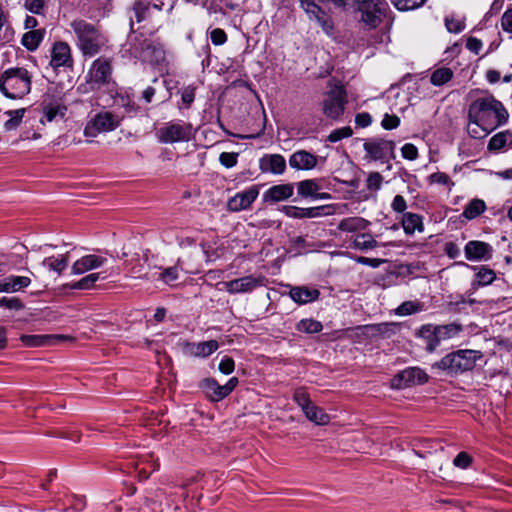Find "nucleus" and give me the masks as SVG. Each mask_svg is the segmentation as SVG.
Wrapping results in <instances>:
<instances>
[{
  "instance_id": "17",
  "label": "nucleus",
  "mask_w": 512,
  "mask_h": 512,
  "mask_svg": "<svg viewBox=\"0 0 512 512\" xmlns=\"http://www.w3.org/2000/svg\"><path fill=\"white\" fill-rule=\"evenodd\" d=\"M258 195V187L255 185L251 186L248 189L238 192L233 197H231L227 202V208L232 212L246 210L257 199Z\"/></svg>"
},
{
  "instance_id": "20",
  "label": "nucleus",
  "mask_w": 512,
  "mask_h": 512,
  "mask_svg": "<svg viewBox=\"0 0 512 512\" xmlns=\"http://www.w3.org/2000/svg\"><path fill=\"white\" fill-rule=\"evenodd\" d=\"M492 247L482 241H469L464 247L465 257L469 261L488 260L492 256Z\"/></svg>"
},
{
  "instance_id": "19",
  "label": "nucleus",
  "mask_w": 512,
  "mask_h": 512,
  "mask_svg": "<svg viewBox=\"0 0 512 512\" xmlns=\"http://www.w3.org/2000/svg\"><path fill=\"white\" fill-rule=\"evenodd\" d=\"M218 348L219 343L216 340H209L203 342H187L183 350L188 356L206 358L216 352Z\"/></svg>"
},
{
  "instance_id": "31",
  "label": "nucleus",
  "mask_w": 512,
  "mask_h": 512,
  "mask_svg": "<svg viewBox=\"0 0 512 512\" xmlns=\"http://www.w3.org/2000/svg\"><path fill=\"white\" fill-rule=\"evenodd\" d=\"M44 34V30L41 29L26 32L22 37L21 43L28 50L34 51L43 40Z\"/></svg>"
},
{
  "instance_id": "11",
  "label": "nucleus",
  "mask_w": 512,
  "mask_h": 512,
  "mask_svg": "<svg viewBox=\"0 0 512 512\" xmlns=\"http://www.w3.org/2000/svg\"><path fill=\"white\" fill-rule=\"evenodd\" d=\"M119 125L116 116L110 112H101L96 114L86 125L84 135L87 137H96L100 133L113 131Z\"/></svg>"
},
{
  "instance_id": "51",
  "label": "nucleus",
  "mask_w": 512,
  "mask_h": 512,
  "mask_svg": "<svg viewBox=\"0 0 512 512\" xmlns=\"http://www.w3.org/2000/svg\"><path fill=\"white\" fill-rule=\"evenodd\" d=\"M383 177L378 172H372L368 175L366 186L369 190L377 191L381 188Z\"/></svg>"
},
{
  "instance_id": "1",
  "label": "nucleus",
  "mask_w": 512,
  "mask_h": 512,
  "mask_svg": "<svg viewBox=\"0 0 512 512\" xmlns=\"http://www.w3.org/2000/svg\"><path fill=\"white\" fill-rule=\"evenodd\" d=\"M469 120L481 125L484 135L504 125L509 118L504 105L492 95L474 100L468 110Z\"/></svg>"
},
{
  "instance_id": "39",
  "label": "nucleus",
  "mask_w": 512,
  "mask_h": 512,
  "mask_svg": "<svg viewBox=\"0 0 512 512\" xmlns=\"http://www.w3.org/2000/svg\"><path fill=\"white\" fill-rule=\"evenodd\" d=\"M25 112H26L25 108L6 111L5 114L9 118L4 123V128L7 131H11V130L16 129L20 125V123H21V121H22V119L24 117Z\"/></svg>"
},
{
  "instance_id": "3",
  "label": "nucleus",
  "mask_w": 512,
  "mask_h": 512,
  "mask_svg": "<svg viewBox=\"0 0 512 512\" xmlns=\"http://www.w3.org/2000/svg\"><path fill=\"white\" fill-rule=\"evenodd\" d=\"M32 75L23 67L9 68L0 75V91L10 99H22L31 90Z\"/></svg>"
},
{
  "instance_id": "57",
  "label": "nucleus",
  "mask_w": 512,
  "mask_h": 512,
  "mask_svg": "<svg viewBox=\"0 0 512 512\" xmlns=\"http://www.w3.org/2000/svg\"><path fill=\"white\" fill-rule=\"evenodd\" d=\"M430 182L440 185H450L453 184L449 176L443 172H436L429 176Z\"/></svg>"
},
{
  "instance_id": "52",
  "label": "nucleus",
  "mask_w": 512,
  "mask_h": 512,
  "mask_svg": "<svg viewBox=\"0 0 512 512\" xmlns=\"http://www.w3.org/2000/svg\"><path fill=\"white\" fill-rule=\"evenodd\" d=\"M0 307H4L10 310H21L24 306L20 299L16 297H2L0 298Z\"/></svg>"
},
{
  "instance_id": "28",
  "label": "nucleus",
  "mask_w": 512,
  "mask_h": 512,
  "mask_svg": "<svg viewBox=\"0 0 512 512\" xmlns=\"http://www.w3.org/2000/svg\"><path fill=\"white\" fill-rule=\"evenodd\" d=\"M68 255H59V256H50L45 258L42 261L43 267L47 268L50 271L56 272L58 275H61L62 272L68 266Z\"/></svg>"
},
{
  "instance_id": "24",
  "label": "nucleus",
  "mask_w": 512,
  "mask_h": 512,
  "mask_svg": "<svg viewBox=\"0 0 512 512\" xmlns=\"http://www.w3.org/2000/svg\"><path fill=\"white\" fill-rule=\"evenodd\" d=\"M31 284V279L27 276L10 275L0 280V292L14 293Z\"/></svg>"
},
{
  "instance_id": "13",
  "label": "nucleus",
  "mask_w": 512,
  "mask_h": 512,
  "mask_svg": "<svg viewBox=\"0 0 512 512\" xmlns=\"http://www.w3.org/2000/svg\"><path fill=\"white\" fill-rule=\"evenodd\" d=\"M427 374L418 367H409L398 373L391 381V385L396 389L420 385L427 381Z\"/></svg>"
},
{
  "instance_id": "2",
  "label": "nucleus",
  "mask_w": 512,
  "mask_h": 512,
  "mask_svg": "<svg viewBox=\"0 0 512 512\" xmlns=\"http://www.w3.org/2000/svg\"><path fill=\"white\" fill-rule=\"evenodd\" d=\"M70 27L76 37V46L84 56L92 57L98 54L105 45V37L92 23L83 19H75Z\"/></svg>"
},
{
  "instance_id": "40",
  "label": "nucleus",
  "mask_w": 512,
  "mask_h": 512,
  "mask_svg": "<svg viewBox=\"0 0 512 512\" xmlns=\"http://www.w3.org/2000/svg\"><path fill=\"white\" fill-rule=\"evenodd\" d=\"M322 328H323V326H322L321 322L314 320V319H302L296 325V329L299 332H303V333H307V334L318 333L322 330Z\"/></svg>"
},
{
  "instance_id": "62",
  "label": "nucleus",
  "mask_w": 512,
  "mask_h": 512,
  "mask_svg": "<svg viewBox=\"0 0 512 512\" xmlns=\"http://www.w3.org/2000/svg\"><path fill=\"white\" fill-rule=\"evenodd\" d=\"M281 211L290 218L301 219V208L296 206H282Z\"/></svg>"
},
{
  "instance_id": "4",
  "label": "nucleus",
  "mask_w": 512,
  "mask_h": 512,
  "mask_svg": "<svg viewBox=\"0 0 512 512\" xmlns=\"http://www.w3.org/2000/svg\"><path fill=\"white\" fill-rule=\"evenodd\" d=\"M475 350H457L444 356L435 364L439 369L448 373L458 374L473 369L480 357Z\"/></svg>"
},
{
  "instance_id": "7",
  "label": "nucleus",
  "mask_w": 512,
  "mask_h": 512,
  "mask_svg": "<svg viewBox=\"0 0 512 512\" xmlns=\"http://www.w3.org/2000/svg\"><path fill=\"white\" fill-rule=\"evenodd\" d=\"M112 79V66L109 59L97 58L91 65L86 80L92 89L108 84Z\"/></svg>"
},
{
  "instance_id": "22",
  "label": "nucleus",
  "mask_w": 512,
  "mask_h": 512,
  "mask_svg": "<svg viewBox=\"0 0 512 512\" xmlns=\"http://www.w3.org/2000/svg\"><path fill=\"white\" fill-rule=\"evenodd\" d=\"M259 167L264 173L281 175L286 170V161L280 154H266L260 159Z\"/></svg>"
},
{
  "instance_id": "32",
  "label": "nucleus",
  "mask_w": 512,
  "mask_h": 512,
  "mask_svg": "<svg viewBox=\"0 0 512 512\" xmlns=\"http://www.w3.org/2000/svg\"><path fill=\"white\" fill-rule=\"evenodd\" d=\"M304 414L310 421L316 423L317 425H326L330 420L328 414H326L323 409L317 407L314 404L308 407L304 411Z\"/></svg>"
},
{
  "instance_id": "16",
  "label": "nucleus",
  "mask_w": 512,
  "mask_h": 512,
  "mask_svg": "<svg viewBox=\"0 0 512 512\" xmlns=\"http://www.w3.org/2000/svg\"><path fill=\"white\" fill-rule=\"evenodd\" d=\"M21 342L26 347L56 346L63 342H74L75 338L69 335L51 334V335H21Z\"/></svg>"
},
{
  "instance_id": "18",
  "label": "nucleus",
  "mask_w": 512,
  "mask_h": 512,
  "mask_svg": "<svg viewBox=\"0 0 512 512\" xmlns=\"http://www.w3.org/2000/svg\"><path fill=\"white\" fill-rule=\"evenodd\" d=\"M107 258L98 254H87L76 260L71 266L73 275H81L105 265Z\"/></svg>"
},
{
  "instance_id": "9",
  "label": "nucleus",
  "mask_w": 512,
  "mask_h": 512,
  "mask_svg": "<svg viewBox=\"0 0 512 512\" xmlns=\"http://www.w3.org/2000/svg\"><path fill=\"white\" fill-rule=\"evenodd\" d=\"M238 385V378H230L225 385H220L215 379L206 378L200 382V388L208 399L218 402L227 397Z\"/></svg>"
},
{
  "instance_id": "61",
  "label": "nucleus",
  "mask_w": 512,
  "mask_h": 512,
  "mask_svg": "<svg viewBox=\"0 0 512 512\" xmlns=\"http://www.w3.org/2000/svg\"><path fill=\"white\" fill-rule=\"evenodd\" d=\"M70 508L74 511H82L85 507V500L83 496L72 495L69 498Z\"/></svg>"
},
{
  "instance_id": "42",
  "label": "nucleus",
  "mask_w": 512,
  "mask_h": 512,
  "mask_svg": "<svg viewBox=\"0 0 512 512\" xmlns=\"http://www.w3.org/2000/svg\"><path fill=\"white\" fill-rule=\"evenodd\" d=\"M66 108L62 107L60 105H49L44 108L43 111V118L41 119V122H52L54 121L58 116L62 119L65 116Z\"/></svg>"
},
{
  "instance_id": "38",
  "label": "nucleus",
  "mask_w": 512,
  "mask_h": 512,
  "mask_svg": "<svg viewBox=\"0 0 512 512\" xmlns=\"http://www.w3.org/2000/svg\"><path fill=\"white\" fill-rule=\"evenodd\" d=\"M354 248L358 250H369L379 246L378 242L369 233H361L353 241Z\"/></svg>"
},
{
  "instance_id": "60",
  "label": "nucleus",
  "mask_w": 512,
  "mask_h": 512,
  "mask_svg": "<svg viewBox=\"0 0 512 512\" xmlns=\"http://www.w3.org/2000/svg\"><path fill=\"white\" fill-rule=\"evenodd\" d=\"M44 7V0H26L25 8L32 13L39 14Z\"/></svg>"
},
{
  "instance_id": "12",
  "label": "nucleus",
  "mask_w": 512,
  "mask_h": 512,
  "mask_svg": "<svg viewBox=\"0 0 512 512\" xmlns=\"http://www.w3.org/2000/svg\"><path fill=\"white\" fill-rule=\"evenodd\" d=\"M366 158L372 161H388L394 158L395 143L385 139H372L363 145Z\"/></svg>"
},
{
  "instance_id": "25",
  "label": "nucleus",
  "mask_w": 512,
  "mask_h": 512,
  "mask_svg": "<svg viewBox=\"0 0 512 512\" xmlns=\"http://www.w3.org/2000/svg\"><path fill=\"white\" fill-rule=\"evenodd\" d=\"M402 227L407 235H412L416 231L422 232L424 230L422 217L411 212L404 213L402 217Z\"/></svg>"
},
{
  "instance_id": "44",
  "label": "nucleus",
  "mask_w": 512,
  "mask_h": 512,
  "mask_svg": "<svg viewBox=\"0 0 512 512\" xmlns=\"http://www.w3.org/2000/svg\"><path fill=\"white\" fill-rule=\"evenodd\" d=\"M178 278L179 268L177 266L165 268L158 276L159 280L170 286H174L173 282H175Z\"/></svg>"
},
{
  "instance_id": "14",
  "label": "nucleus",
  "mask_w": 512,
  "mask_h": 512,
  "mask_svg": "<svg viewBox=\"0 0 512 512\" xmlns=\"http://www.w3.org/2000/svg\"><path fill=\"white\" fill-rule=\"evenodd\" d=\"M265 277L262 275H248L225 282V289L230 294L249 293L258 287L265 285Z\"/></svg>"
},
{
  "instance_id": "37",
  "label": "nucleus",
  "mask_w": 512,
  "mask_h": 512,
  "mask_svg": "<svg viewBox=\"0 0 512 512\" xmlns=\"http://www.w3.org/2000/svg\"><path fill=\"white\" fill-rule=\"evenodd\" d=\"M102 273H91L80 280L72 283L69 285L71 289H77V290H89L92 289L95 286V283L101 278ZM106 277H102V279H105Z\"/></svg>"
},
{
  "instance_id": "21",
  "label": "nucleus",
  "mask_w": 512,
  "mask_h": 512,
  "mask_svg": "<svg viewBox=\"0 0 512 512\" xmlns=\"http://www.w3.org/2000/svg\"><path fill=\"white\" fill-rule=\"evenodd\" d=\"M317 162V156L306 150H297L289 157V165L295 170H312Z\"/></svg>"
},
{
  "instance_id": "47",
  "label": "nucleus",
  "mask_w": 512,
  "mask_h": 512,
  "mask_svg": "<svg viewBox=\"0 0 512 512\" xmlns=\"http://www.w3.org/2000/svg\"><path fill=\"white\" fill-rule=\"evenodd\" d=\"M398 10H413L422 6L426 0H391Z\"/></svg>"
},
{
  "instance_id": "63",
  "label": "nucleus",
  "mask_w": 512,
  "mask_h": 512,
  "mask_svg": "<svg viewBox=\"0 0 512 512\" xmlns=\"http://www.w3.org/2000/svg\"><path fill=\"white\" fill-rule=\"evenodd\" d=\"M501 26L504 31L512 33V9L507 10L501 18Z\"/></svg>"
},
{
  "instance_id": "58",
  "label": "nucleus",
  "mask_w": 512,
  "mask_h": 512,
  "mask_svg": "<svg viewBox=\"0 0 512 512\" xmlns=\"http://www.w3.org/2000/svg\"><path fill=\"white\" fill-rule=\"evenodd\" d=\"M391 208L394 212L403 213L407 208L404 197L402 195H396L391 203Z\"/></svg>"
},
{
  "instance_id": "59",
  "label": "nucleus",
  "mask_w": 512,
  "mask_h": 512,
  "mask_svg": "<svg viewBox=\"0 0 512 512\" xmlns=\"http://www.w3.org/2000/svg\"><path fill=\"white\" fill-rule=\"evenodd\" d=\"M324 208H325V206L301 208L302 218H317V217H320V216H322L321 211Z\"/></svg>"
},
{
  "instance_id": "41",
  "label": "nucleus",
  "mask_w": 512,
  "mask_h": 512,
  "mask_svg": "<svg viewBox=\"0 0 512 512\" xmlns=\"http://www.w3.org/2000/svg\"><path fill=\"white\" fill-rule=\"evenodd\" d=\"M453 77L451 69L442 67L435 70L430 77L431 83L435 86H441L450 81Z\"/></svg>"
},
{
  "instance_id": "53",
  "label": "nucleus",
  "mask_w": 512,
  "mask_h": 512,
  "mask_svg": "<svg viewBox=\"0 0 512 512\" xmlns=\"http://www.w3.org/2000/svg\"><path fill=\"white\" fill-rule=\"evenodd\" d=\"M381 125L386 130H392L400 125V118L396 115L386 113L382 119Z\"/></svg>"
},
{
  "instance_id": "34",
  "label": "nucleus",
  "mask_w": 512,
  "mask_h": 512,
  "mask_svg": "<svg viewBox=\"0 0 512 512\" xmlns=\"http://www.w3.org/2000/svg\"><path fill=\"white\" fill-rule=\"evenodd\" d=\"M486 209V204L481 199H473L464 208L463 217L472 220L482 214Z\"/></svg>"
},
{
  "instance_id": "29",
  "label": "nucleus",
  "mask_w": 512,
  "mask_h": 512,
  "mask_svg": "<svg viewBox=\"0 0 512 512\" xmlns=\"http://www.w3.org/2000/svg\"><path fill=\"white\" fill-rule=\"evenodd\" d=\"M419 336L425 340L429 352H433L440 344L432 324L423 325L419 330Z\"/></svg>"
},
{
  "instance_id": "10",
  "label": "nucleus",
  "mask_w": 512,
  "mask_h": 512,
  "mask_svg": "<svg viewBox=\"0 0 512 512\" xmlns=\"http://www.w3.org/2000/svg\"><path fill=\"white\" fill-rule=\"evenodd\" d=\"M323 2L324 0H299L300 7L309 20L315 21L324 32L330 34L333 30V23L324 9L319 5V3Z\"/></svg>"
},
{
  "instance_id": "54",
  "label": "nucleus",
  "mask_w": 512,
  "mask_h": 512,
  "mask_svg": "<svg viewBox=\"0 0 512 512\" xmlns=\"http://www.w3.org/2000/svg\"><path fill=\"white\" fill-rule=\"evenodd\" d=\"M235 363L234 360L230 357H224L221 359L218 369L221 373L225 375H229L234 371Z\"/></svg>"
},
{
  "instance_id": "36",
  "label": "nucleus",
  "mask_w": 512,
  "mask_h": 512,
  "mask_svg": "<svg viewBox=\"0 0 512 512\" xmlns=\"http://www.w3.org/2000/svg\"><path fill=\"white\" fill-rule=\"evenodd\" d=\"M298 194L302 197L314 198L316 193L320 190V186L315 179H308L300 181L297 184Z\"/></svg>"
},
{
  "instance_id": "49",
  "label": "nucleus",
  "mask_w": 512,
  "mask_h": 512,
  "mask_svg": "<svg viewBox=\"0 0 512 512\" xmlns=\"http://www.w3.org/2000/svg\"><path fill=\"white\" fill-rule=\"evenodd\" d=\"M294 400L301 407L303 412L313 404L308 394L302 389L295 391Z\"/></svg>"
},
{
  "instance_id": "33",
  "label": "nucleus",
  "mask_w": 512,
  "mask_h": 512,
  "mask_svg": "<svg viewBox=\"0 0 512 512\" xmlns=\"http://www.w3.org/2000/svg\"><path fill=\"white\" fill-rule=\"evenodd\" d=\"M140 57L146 61L159 62L164 58V51L161 47L145 42V48L142 50Z\"/></svg>"
},
{
  "instance_id": "45",
  "label": "nucleus",
  "mask_w": 512,
  "mask_h": 512,
  "mask_svg": "<svg viewBox=\"0 0 512 512\" xmlns=\"http://www.w3.org/2000/svg\"><path fill=\"white\" fill-rule=\"evenodd\" d=\"M150 6H152L154 9H161V7L158 4L152 3L151 1H149L147 5L143 3L135 4L134 15L137 22H141L146 18V14L148 13Z\"/></svg>"
},
{
  "instance_id": "35",
  "label": "nucleus",
  "mask_w": 512,
  "mask_h": 512,
  "mask_svg": "<svg viewBox=\"0 0 512 512\" xmlns=\"http://www.w3.org/2000/svg\"><path fill=\"white\" fill-rule=\"evenodd\" d=\"M425 309L424 303L420 301H405L395 309L398 316H408Z\"/></svg>"
},
{
  "instance_id": "6",
  "label": "nucleus",
  "mask_w": 512,
  "mask_h": 512,
  "mask_svg": "<svg viewBox=\"0 0 512 512\" xmlns=\"http://www.w3.org/2000/svg\"><path fill=\"white\" fill-rule=\"evenodd\" d=\"M192 135V125L180 120L166 122L156 131L158 141L163 144L188 142Z\"/></svg>"
},
{
  "instance_id": "50",
  "label": "nucleus",
  "mask_w": 512,
  "mask_h": 512,
  "mask_svg": "<svg viewBox=\"0 0 512 512\" xmlns=\"http://www.w3.org/2000/svg\"><path fill=\"white\" fill-rule=\"evenodd\" d=\"M238 153L222 152L219 156V162L226 168H232L237 164Z\"/></svg>"
},
{
  "instance_id": "64",
  "label": "nucleus",
  "mask_w": 512,
  "mask_h": 512,
  "mask_svg": "<svg viewBox=\"0 0 512 512\" xmlns=\"http://www.w3.org/2000/svg\"><path fill=\"white\" fill-rule=\"evenodd\" d=\"M470 461H471V459H470L469 455L466 454L465 452H461L455 457V459L453 460V463L457 467L466 468L469 466Z\"/></svg>"
},
{
  "instance_id": "55",
  "label": "nucleus",
  "mask_w": 512,
  "mask_h": 512,
  "mask_svg": "<svg viewBox=\"0 0 512 512\" xmlns=\"http://www.w3.org/2000/svg\"><path fill=\"white\" fill-rule=\"evenodd\" d=\"M211 41L214 45H222L227 41V35L220 28L213 29L210 34Z\"/></svg>"
},
{
  "instance_id": "23",
  "label": "nucleus",
  "mask_w": 512,
  "mask_h": 512,
  "mask_svg": "<svg viewBox=\"0 0 512 512\" xmlns=\"http://www.w3.org/2000/svg\"><path fill=\"white\" fill-rule=\"evenodd\" d=\"M293 191L294 187L290 183L274 185L265 191L263 200L266 202L284 201L293 195Z\"/></svg>"
},
{
  "instance_id": "48",
  "label": "nucleus",
  "mask_w": 512,
  "mask_h": 512,
  "mask_svg": "<svg viewBox=\"0 0 512 512\" xmlns=\"http://www.w3.org/2000/svg\"><path fill=\"white\" fill-rule=\"evenodd\" d=\"M445 26L447 30L451 33H460L465 28V23L462 19L454 18V17H446L445 18Z\"/></svg>"
},
{
  "instance_id": "5",
  "label": "nucleus",
  "mask_w": 512,
  "mask_h": 512,
  "mask_svg": "<svg viewBox=\"0 0 512 512\" xmlns=\"http://www.w3.org/2000/svg\"><path fill=\"white\" fill-rule=\"evenodd\" d=\"M388 10L386 0H361L357 2L358 19L368 28H376Z\"/></svg>"
},
{
  "instance_id": "46",
  "label": "nucleus",
  "mask_w": 512,
  "mask_h": 512,
  "mask_svg": "<svg viewBox=\"0 0 512 512\" xmlns=\"http://www.w3.org/2000/svg\"><path fill=\"white\" fill-rule=\"evenodd\" d=\"M352 134H353V131H352L351 127H349V126L341 127V128L333 130L329 134L328 141L331 143H335L342 139L349 138L350 136H352Z\"/></svg>"
},
{
  "instance_id": "8",
  "label": "nucleus",
  "mask_w": 512,
  "mask_h": 512,
  "mask_svg": "<svg viewBox=\"0 0 512 512\" xmlns=\"http://www.w3.org/2000/svg\"><path fill=\"white\" fill-rule=\"evenodd\" d=\"M346 103L345 90L337 87L326 94L322 102V112L327 118L338 119L343 114Z\"/></svg>"
},
{
  "instance_id": "15",
  "label": "nucleus",
  "mask_w": 512,
  "mask_h": 512,
  "mask_svg": "<svg viewBox=\"0 0 512 512\" xmlns=\"http://www.w3.org/2000/svg\"><path fill=\"white\" fill-rule=\"evenodd\" d=\"M51 59L49 66L57 71L60 68L71 69L73 67V58L70 46L63 41L55 42L51 48Z\"/></svg>"
},
{
  "instance_id": "43",
  "label": "nucleus",
  "mask_w": 512,
  "mask_h": 512,
  "mask_svg": "<svg viewBox=\"0 0 512 512\" xmlns=\"http://www.w3.org/2000/svg\"><path fill=\"white\" fill-rule=\"evenodd\" d=\"M496 275L495 272L488 268H481L476 274V281L472 284L473 288L476 286H486L491 284Z\"/></svg>"
},
{
  "instance_id": "27",
  "label": "nucleus",
  "mask_w": 512,
  "mask_h": 512,
  "mask_svg": "<svg viewBox=\"0 0 512 512\" xmlns=\"http://www.w3.org/2000/svg\"><path fill=\"white\" fill-rule=\"evenodd\" d=\"M370 222L362 217H348L342 219L338 224V229L343 232H357L365 230Z\"/></svg>"
},
{
  "instance_id": "26",
  "label": "nucleus",
  "mask_w": 512,
  "mask_h": 512,
  "mask_svg": "<svg viewBox=\"0 0 512 512\" xmlns=\"http://www.w3.org/2000/svg\"><path fill=\"white\" fill-rule=\"evenodd\" d=\"M289 295L296 303L306 304L316 300L319 296V291L306 287H294L290 290Z\"/></svg>"
},
{
  "instance_id": "56",
  "label": "nucleus",
  "mask_w": 512,
  "mask_h": 512,
  "mask_svg": "<svg viewBox=\"0 0 512 512\" xmlns=\"http://www.w3.org/2000/svg\"><path fill=\"white\" fill-rule=\"evenodd\" d=\"M402 156L408 160H415L418 157V150L415 145L411 143H406L401 148Z\"/></svg>"
},
{
  "instance_id": "30",
  "label": "nucleus",
  "mask_w": 512,
  "mask_h": 512,
  "mask_svg": "<svg viewBox=\"0 0 512 512\" xmlns=\"http://www.w3.org/2000/svg\"><path fill=\"white\" fill-rule=\"evenodd\" d=\"M506 146H512V132L502 131L495 134L488 143L489 150H500Z\"/></svg>"
}]
</instances>
